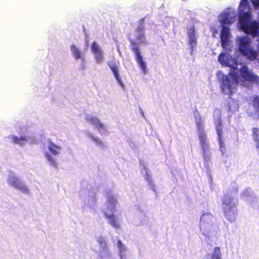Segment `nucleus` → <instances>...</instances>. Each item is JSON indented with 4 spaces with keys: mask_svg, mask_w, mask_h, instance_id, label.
<instances>
[{
    "mask_svg": "<svg viewBox=\"0 0 259 259\" xmlns=\"http://www.w3.org/2000/svg\"><path fill=\"white\" fill-rule=\"evenodd\" d=\"M70 50L72 55L75 59H78L81 58V52L74 45H71Z\"/></svg>",
    "mask_w": 259,
    "mask_h": 259,
    "instance_id": "20",
    "label": "nucleus"
},
{
    "mask_svg": "<svg viewBox=\"0 0 259 259\" xmlns=\"http://www.w3.org/2000/svg\"><path fill=\"white\" fill-rule=\"evenodd\" d=\"M117 245L119 249H122L124 248L122 243L120 240H118L117 242Z\"/></svg>",
    "mask_w": 259,
    "mask_h": 259,
    "instance_id": "28",
    "label": "nucleus"
},
{
    "mask_svg": "<svg viewBox=\"0 0 259 259\" xmlns=\"http://www.w3.org/2000/svg\"><path fill=\"white\" fill-rule=\"evenodd\" d=\"M91 139L98 146H99V147H100L101 148L105 147V145H104L103 142L101 141V140L100 138H99L98 137H93V136H91Z\"/></svg>",
    "mask_w": 259,
    "mask_h": 259,
    "instance_id": "25",
    "label": "nucleus"
},
{
    "mask_svg": "<svg viewBox=\"0 0 259 259\" xmlns=\"http://www.w3.org/2000/svg\"><path fill=\"white\" fill-rule=\"evenodd\" d=\"M242 77L245 80L255 83L259 82V77L249 71L246 65L241 67L240 70Z\"/></svg>",
    "mask_w": 259,
    "mask_h": 259,
    "instance_id": "10",
    "label": "nucleus"
},
{
    "mask_svg": "<svg viewBox=\"0 0 259 259\" xmlns=\"http://www.w3.org/2000/svg\"><path fill=\"white\" fill-rule=\"evenodd\" d=\"M219 62L223 66L235 69L237 66V61L225 53H221L218 56Z\"/></svg>",
    "mask_w": 259,
    "mask_h": 259,
    "instance_id": "8",
    "label": "nucleus"
},
{
    "mask_svg": "<svg viewBox=\"0 0 259 259\" xmlns=\"http://www.w3.org/2000/svg\"><path fill=\"white\" fill-rule=\"evenodd\" d=\"M9 183L11 186L24 193H28L29 192L27 187L23 185L17 178H12L10 179Z\"/></svg>",
    "mask_w": 259,
    "mask_h": 259,
    "instance_id": "13",
    "label": "nucleus"
},
{
    "mask_svg": "<svg viewBox=\"0 0 259 259\" xmlns=\"http://www.w3.org/2000/svg\"><path fill=\"white\" fill-rule=\"evenodd\" d=\"M104 215L108 219L109 224L113 227L118 229L120 228V224L115 217L113 214H108L106 212H104Z\"/></svg>",
    "mask_w": 259,
    "mask_h": 259,
    "instance_id": "16",
    "label": "nucleus"
},
{
    "mask_svg": "<svg viewBox=\"0 0 259 259\" xmlns=\"http://www.w3.org/2000/svg\"><path fill=\"white\" fill-rule=\"evenodd\" d=\"M220 82L222 92L224 95L231 96L237 91L238 84V74L235 71H230L227 75H223Z\"/></svg>",
    "mask_w": 259,
    "mask_h": 259,
    "instance_id": "3",
    "label": "nucleus"
},
{
    "mask_svg": "<svg viewBox=\"0 0 259 259\" xmlns=\"http://www.w3.org/2000/svg\"><path fill=\"white\" fill-rule=\"evenodd\" d=\"M254 7H259V0H250Z\"/></svg>",
    "mask_w": 259,
    "mask_h": 259,
    "instance_id": "27",
    "label": "nucleus"
},
{
    "mask_svg": "<svg viewBox=\"0 0 259 259\" xmlns=\"http://www.w3.org/2000/svg\"><path fill=\"white\" fill-rule=\"evenodd\" d=\"M135 32L137 33L136 39L138 42L132 38H128V40L130 42L131 50L135 54V60L143 73L145 74L147 72L146 64L143 60L139 47V44H144L146 45L147 44L145 36L144 18L139 20L138 26L135 29Z\"/></svg>",
    "mask_w": 259,
    "mask_h": 259,
    "instance_id": "1",
    "label": "nucleus"
},
{
    "mask_svg": "<svg viewBox=\"0 0 259 259\" xmlns=\"http://www.w3.org/2000/svg\"><path fill=\"white\" fill-rule=\"evenodd\" d=\"M195 123L197 126V134L200 140L203 154L206 156L209 151V144L207 141L206 135L204 131L203 122L201 118L196 119Z\"/></svg>",
    "mask_w": 259,
    "mask_h": 259,
    "instance_id": "7",
    "label": "nucleus"
},
{
    "mask_svg": "<svg viewBox=\"0 0 259 259\" xmlns=\"http://www.w3.org/2000/svg\"><path fill=\"white\" fill-rule=\"evenodd\" d=\"M117 203V200L114 197L111 195L108 197L107 199V206L111 211L115 210Z\"/></svg>",
    "mask_w": 259,
    "mask_h": 259,
    "instance_id": "17",
    "label": "nucleus"
},
{
    "mask_svg": "<svg viewBox=\"0 0 259 259\" xmlns=\"http://www.w3.org/2000/svg\"><path fill=\"white\" fill-rule=\"evenodd\" d=\"M48 149L49 151L53 154V155H58L59 153V151L60 150V147L52 142H50L48 146Z\"/></svg>",
    "mask_w": 259,
    "mask_h": 259,
    "instance_id": "19",
    "label": "nucleus"
},
{
    "mask_svg": "<svg viewBox=\"0 0 259 259\" xmlns=\"http://www.w3.org/2000/svg\"><path fill=\"white\" fill-rule=\"evenodd\" d=\"M215 125V129L217 133V134L219 137V140L220 142H222V121L221 118H218L214 122Z\"/></svg>",
    "mask_w": 259,
    "mask_h": 259,
    "instance_id": "18",
    "label": "nucleus"
},
{
    "mask_svg": "<svg viewBox=\"0 0 259 259\" xmlns=\"http://www.w3.org/2000/svg\"><path fill=\"white\" fill-rule=\"evenodd\" d=\"M235 21V17L232 16L229 12L223 13L221 14L220 22L222 28L220 34L221 46L225 50L229 49L231 33L229 27L226 25L231 24Z\"/></svg>",
    "mask_w": 259,
    "mask_h": 259,
    "instance_id": "2",
    "label": "nucleus"
},
{
    "mask_svg": "<svg viewBox=\"0 0 259 259\" xmlns=\"http://www.w3.org/2000/svg\"><path fill=\"white\" fill-rule=\"evenodd\" d=\"M223 209L225 217L230 222L235 221L237 216V206L233 201V198L225 196L223 200Z\"/></svg>",
    "mask_w": 259,
    "mask_h": 259,
    "instance_id": "5",
    "label": "nucleus"
},
{
    "mask_svg": "<svg viewBox=\"0 0 259 259\" xmlns=\"http://www.w3.org/2000/svg\"><path fill=\"white\" fill-rule=\"evenodd\" d=\"M239 52L246 58L253 61L257 59L258 53L251 46V40L246 36H241L238 39Z\"/></svg>",
    "mask_w": 259,
    "mask_h": 259,
    "instance_id": "4",
    "label": "nucleus"
},
{
    "mask_svg": "<svg viewBox=\"0 0 259 259\" xmlns=\"http://www.w3.org/2000/svg\"><path fill=\"white\" fill-rule=\"evenodd\" d=\"M12 139L13 142L15 144H22V143L26 140L25 137H21L20 138H18L15 136H13Z\"/></svg>",
    "mask_w": 259,
    "mask_h": 259,
    "instance_id": "24",
    "label": "nucleus"
},
{
    "mask_svg": "<svg viewBox=\"0 0 259 259\" xmlns=\"http://www.w3.org/2000/svg\"><path fill=\"white\" fill-rule=\"evenodd\" d=\"M195 33V31L194 25L189 28L187 32L189 39V43L191 45L192 49L196 46L197 42Z\"/></svg>",
    "mask_w": 259,
    "mask_h": 259,
    "instance_id": "14",
    "label": "nucleus"
},
{
    "mask_svg": "<svg viewBox=\"0 0 259 259\" xmlns=\"http://www.w3.org/2000/svg\"><path fill=\"white\" fill-rule=\"evenodd\" d=\"M211 259H221V253L219 247H215L214 248Z\"/></svg>",
    "mask_w": 259,
    "mask_h": 259,
    "instance_id": "23",
    "label": "nucleus"
},
{
    "mask_svg": "<svg viewBox=\"0 0 259 259\" xmlns=\"http://www.w3.org/2000/svg\"><path fill=\"white\" fill-rule=\"evenodd\" d=\"M251 8L248 0H241L239 7V20L251 18Z\"/></svg>",
    "mask_w": 259,
    "mask_h": 259,
    "instance_id": "9",
    "label": "nucleus"
},
{
    "mask_svg": "<svg viewBox=\"0 0 259 259\" xmlns=\"http://www.w3.org/2000/svg\"><path fill=\"white\" fill-rule=\"evenodd\" d=\"M45 156L48 161L50 162V165L55 168L57 167V163L55 159L49 153L46 152Z\"/></svg>",
    "mask_w": 259,
    "mask_h": 259,
    "instance_id": "21",
    "label": "nucleus"
},
{
    "mask_svg": "<svg viewBox=\"0 0 259 259\" xmlns=\"http://www.w3.org/2000/svg\"><path fill=\"white\" fill-rule=\"evenodd\" d=\"M251 18L239 20L240 29L245 33L254 37L259 35V22L256 20L251 21Z\"/></svg>",
    "mask_w": 259,
    "mask_h": 259,
    "instance_id": "6",
    "label": "nucleus"
},
{
    "mask_svg": "<svg viewBox=\"0 0 259 259\" xmlns=\"http://www.w3.org/2000/svg\"><path fill=\"white\" fill-rule=\"evenodd\" d=\"M97 241L101 247H102L103 248H105L106 247V243L105 240L103 237H99Z\"/></svg>",
    "mask_w": 259,
    "mask_h": 259,
    "instance_id": "26",
    "label": "nucleus"
},
{
    "mask_svg": "<svg viewBox=\"0 0 259 259\" xmlns=\"http://www.w3.org/2000/svg\"><path fill=\"white\" fill-rule=\"evenodd\" d=\"M92 53L94 55L95 59L97 63H101L104 60L103 52L99 45L95 41L92 43L91 46Z\"/></svg>",
    "mask_w": 259,
    "mask_h": 259,
    "instance_id": "11",
    "label": "nucleus"
},
{
    "mask_svg": "<svg viewBox=\"0 0 259 259\" xmlns=\"http://www.w3.org/2000/svg\"><path fill=\"white\" fill-rule=\"evenodd\" d=\"M108 66L109 67L112 72L113 73L114 76L118 82V83L122 87H124L123 83L122 82L118 72V67L117 64L114 62H109L107 63Z\"/></svg>",
    "mask_w": 259,
    "mask_h": 259,
    "instance_id": "12",
    "label": "nucleus"
},
{
    "mask_svg": "<svg viewBox=\"0 0 259 259\" xmlns=\"http://www.w3.org/2000/svg\"><path fill=\"white\" fill-rule=\"evenodd\" d=\"M252 132L254 141L259 145V129L257 127H253L252 129Z\"/></svg>",
    "mask_w": 259,
    "mask_h": 259,
    "instance_id": "22",
    "label": "nucleus"
},
{
    "mask_svg": "<svg viewBox=\"0 0 259 259\" xmlns=\"http://www.w3.org/2000/svg\"><path fill=\"white\" fill-rule=\"evenodd\" d=\"M86 120L90 124L94 125L99 130H103L105 129V126L99 120V119L94 116L87 117Z\"/></svg>",
    "mask_w": 259,
    "mask_h": 259,
    "instance_id": "15",
    "label": "nucleus"
}]
</instances>
